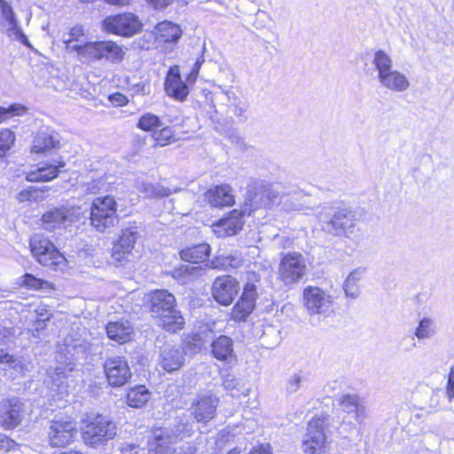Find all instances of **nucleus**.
Listing matches in <instances>:
<instances>
[{
	"label": "nucleus",
	"instance_id": "f257e3e1",
	"mask_svg": "<svg viewBox=\"0 0 454 454\" xmlns=\"http://www.w3.org/2000/svg\"><path fill=\"white\" fill-rule=\"evenodd\" d=\"M150 312L157 325L171 333L182 329L184 318L176 308V298L167 290H155L151 294Z\"/></svg>",
	"mask_w": 454,
	"mask_h": 454
},
{
	"label": "nucleus",
	"instance_id": "f03ea898",
	"mask_svg": "<svg viewBox=\"0 0 454 454\" xmlns=\"http://www.w3.org/2000/svg\"><path fill=\"white\" fill-rule=\"evenodd\" d=\"M193 433L192 425L185 416L177 417L175 423L166 427H155L148 441V454H169L170 447Z\"/></svg>",
	"mask_w": 454,
	"mask_h": 454
},
{
	"label": "nucleus",
	"instance_id": "7ed1b4c3",
	"mask_svg": "<svg viewBox=\"0 0 454 454\" xmlns=\"http://www.w3.org/2000/svg\"><path fill=\"white\" fill-rule=\"evenodd\" d=\"M318 218L323 231L334 236L349 237L356 225V213L341 205L324 207Z\"/></svg>",
	"mask_w": 454,
	"mask_h": 454
},
{
	"label": "nucleus",
	"instance_id": "20e7f679",
	"mask_svg": "<svg viewBox=\"0 0 454 454\" xmlns=\"http://www.w3.org/2000/svg\"><path fill=\"white\" fill-rule=\"evenodd\" d=\"M372 65L377 71L380 84L393 92H403L410 86L408 77L402 72L393 69L391 57L383 50H377L372 58Z\"/></svg>",
	"mask_w": 454,
	"mask_h": 454
},
{
	"label": "nucleus",
	"instance_id": "39448f33",
	"mask_svg": "<svg viewBox=\"0 0 454 454\" xmlns=\"http://www.w3.org/2000/svg\"><path fill=\"white\" fill-rule=\"evenodd\" d=\"M72 48L76 50L78 58L82 63H90L103 59L118 63L124 57L122 48L112 41L90 42L82 47L72 46Z\"/></svg>",
	"mask_w": 454,
	"mask_h": 454
},
{
	"label": "nucleus",
	"instance_id": "423d86ee",
	"mask_svg": "<svg viewBox=\"0 0 454 454\" xmlns=\"http://www.w3.org/2000/svg\"><path fill=\"white\" fill-rule=\"evenodd\" d=\"M117 427L114 421L107 417L97 414L90 415L82 432L84 442L91 447H98L114 439Z\"/></svg>",
	"mask_w": 454,
	"mask_h": 454
},
{
	"label": "nucleus",
	"instance_id": "0eeeda50",
	"mask_svg": "<svg viewBox=\"0 0 454 454\" xmlns=\"http://www.w3.org/2000/svg\"><path fill=\"white\" fill-rule=\"evenodd\" d=\"M90 220L91 226L99 232L109 231L114 227L119 218L114 197L95 198L90 206Z\"/></svg>",
	"mask_w": 454,
	"mask_h": 454
},
{
	"label": "nucleus",
	"instance_id": "6e6552de",
	"mask_svg": "<svg viewBox=\"0 0 454 454\" xmlns=\"http://www.w3.org/2000/svg\"><path fill=\"white\" fill-rule=\"evenodd\" d=\"M284 196L283 187L279 184L262 185L257 191L249 192L244 200V212L248 215L260 208H270L278 205Z\"/></svg>",
	"mask_w": 454,
	"mask_h": 454
},
{
	"label": "nucleus",
	"instance_id": "1a4fd4ad",
	"mask_svg": "<svg viewBox=\"0 0 454 454\" xmlns=\"http://www.w3.org/2000/svg\"><path fill=\"white\" fill-rule=\"evenodd\" d=\"M307 270L305 259L300 253L283 254L278 270V278L286 286L298 283L305 275Z\"/></svg>",
	"mask_w": 454,
	"mask_h": 454
},
{
	"label": "nucleus",
	"instance_id": "9d476101",
	"mask_svg": "<svg viewBox=\"0 0 454 454\" xmlns=\"http://www.w3.org/2000/svg\"><path fill=\"white\" fill-rule=\"evenodd\" d=\"M302 304L310 316H326L333 310V297L318 286H309L303 289Z\"/></svg>",
	"mask_w": 454,
	"mask_h": 454
},
{
	"label": "nucleus",
	"instance_id": "9b49d317",
	"mask_svg": "<svg viewBox=\"0 0 454 454\" xmlns=\"http://www.w3.org/2000/svg\"><path fill=\"white\" fill-rule=\"evenodd\" d=\"M142 27L141 20L131 12L109 16L103 20L104 30L125 37H130L139 33Z\"/></svg>",
	"mask_w": 454,
	"mask_h": 454
},
{
	"label": "nucleus",
	"instance_id": "f8f14e48",
	"mask_svg": "<svg viewBox=\"0 0 454 454\" xmlns=\"http://www.w3.org/2000/svg\"><path fill=\"white\" fill-rule=\"evenodd\" d=\"M77 434L76 423L71 418H56L51 421L48 439L51 447L62 448L74 442Z\"/></svg>",
	"mask_w": 454,
	"mask_h": 454
},
{
	"label": "nucleus",
	"instance_id": "ddd939ff",
	"mask_svg": "<svg viewBox=\"0 0 454 454\" xmlns=\"http://www.w3.org/2000/svg\"><path fill=\"white\" fill-rule=\"evenodd\" d=\"M327 416L314 417L308 424L307 433L302 441V450L306 454H318L325 447V434L324 432Z\"/></svg>",
	"mask_w": 454,
	"mask_h": 454
},
{
	"label": "nucleus",
	"instance_id": "4468645a",
	"mask_svg": "<svg viewBox=\"0 0 454 454\" xmlns=\"http://www.w3.org/2000/svg\"><path fill=\"white\" fill-rule=\"evenodd\" d=\"M219 398L211 391L199 393L192 403V414L198 423L206 424L216 415Z\"/></svg>",
	"mask_w": 454,
	"mask_h": 454
},
{
	"label": "nucleus",
	"instance_id": "2eb2a0df",
	"mask_svg": "<svg viewBox=\"0 0 454 454\" xmlns=\"http://www.w3.org/2000/svg\"><path fill=\"white\" fill-rule=\"evenodd\" d=\"M186 352L182 345L165 343L159 348L157 365L167 372L179 370L185 362Z\"/></svg>",
	"mask_w": 454,
	"mask_h": 454
},
{
	"label": "nucleus",
	"instance_id": "dca6fc26",
	"mask_svg": "<svg viewBox=\"0 0 454 454\" xmlns=\"http://www.w3.org/2000/svg\"><path fill=\"white\" fill-rule=\"evenodd\" d=\"M104 371L108 384L114 387L125 385L131 378L128 362L121 356L107 357L104 363Z\"/></svg>",
	"mask_w": 454,
	"mask_h": 454
},
{
	"label": "nucleus",
	"instance_id": "f3484780",
	"mask_svg": "<svg viewBox=\"0 0 454 454\" xmlns=\"http://www.w3.org/2000/svg\"><path fill=\"white\" fill-rule=\"evenodd\" d=\"M240 287L239 282L231 276H222L215 278L212 285V295L215 301L223 306L232 303Z\"/></svg>",
	"mask_w": 454,
	"mask_h": 454
},
{
	"label": "nucleus",
	"instance_id": "a211bd4d",
	"mask_svg": "<svg viewBox=\"0 0 454 454\" xmlns=\"http://www.w3.org/2000/svg\"><path fill=\"white\" fill-rule=\"evenodd\" d=\"M24 404L18 398L4 399L0 403V425L4 429L18 427L23 418Z\"/></svg>",
	"mask_w": 454,
	"mask_h": 454
},
{
	"label": "nucleus",
	"instance_id": "6ab92c4d",
	"mask_svg": "<svg viewBox=\"0 0 454 454\" xmlns=\"http://www.w3.org/2000/svg\"><path fill=\"white\" fill-rule=\"evenodd\" d=\"M29 246L33 255L43 265L55 264L59 252L54 245L41 234L30 238Z\"/></svg>",
	"mask_w": 454,
	"mask_h": 454
},
{
	"label": "nucleus",
	"instance_id": "aec40b11",
	"mask_svg": "<svg viewBox=\"0 0 454 454\" xmlns=\"http://www.w3.org/2000/svg\"><path fill=\"white\" fill-rule=\"evenodd\" d=\"M0 12L3 19L1 26L6 35L12 40L20 41L26 46H30L26 35L18 24L15 14L6 0H0Z\"/></svg>",
	"mask_w": 454,
	"mask_h": 454
},
{
	"label": "nucleus",
	"instance_id": "412c9836",
	"mask_svg": "<svg viewBox=\"0 0 454 454\" xmlns=\"http://www.w3.org/2000/svg\"><path fill=\"white\" fill-rule=\"evenodd\" d=\"M74 209L59 207L46 211L41 218L42 227L48 231L62 229L73 222Z\"/></svg>",
	"mask_w": 454,
	"mask_h": 454
},
{
	"label": "nucleus",
	"instance_id": "4be33fe9",
	"mask_svg": "<svg viewBox=\"0 0 454 454\" xmlns=\"http://www.w3.org/2000/svg\"><path fill=\"white\" fill-rule=\"evenodd\" d=\"M140 237L137 227H128L121 231L119 239L114 244L112 256L121 262L131 253L137 239Z\"/></svg>",
	"mask_w": 454,
	"mask_h": 454
},
{
	"label": "nucleus",
	"instance_id": "5701e85b",
	"mask_svg": "<svg viewBox=\"0 0 454 454\" xmlns=\"http://www.w3.org/2000/svg\"><path fill=\"white\" fill-rule=\"evenodd\" d=\"M165 90L169 97L179 101L184 100L188 96L189 85L181 79L177 66L168 69L165 81Z\"/></svg>",
	"mask_w": 454,
	"mask_h": 454
},
{
	"label": "nucleus",
	"instance_id": "b1692460",
	"mask_svg": "<svg viewBox=\"0 0 454 454\" xmlns=\"http://www.w3.org/2000/svg\"><path fill=\"white\" fill-rule=\"evenodd\" d=\"M247 213L244 212V206L241 211L232 210L229 216L221 219L215 225V232L218 236H233L237 234L243 227L244 221L243 215Z\"/></svg>",
	"mask_w": 454,
	"mask_h": 454
},
{
	"label": "nucleus",
	"instance_id": "393cba45",
	"mask_svg": "<svg viewBox=\"0 0 454 454\" xmlns=\"http://www.w3.org/2000/svg\"><path fill=\"white\" fill-rule=\"evenodd\" d=\"M60 147V136L53 130H42L35 137L32 152L47 154Z\"/></svg>",
	"mask_w": 454,
	"mask_h": 454
},
{
	"label": "nucleus",
	"instance_id": "a878e982",
	"mask_svg": "<svg viewBox=\"0 0 454 454\" xmlns=\"http://www.w3.org/2000/svg\"><path fill=\"white\" fill-rule=\"evenodd\" d=\"M338 404L343 411L355 413L356 421L363 424L366 419V407L364 402L357 395L346 394L337 398Z\"/></svg>",
	"mask_w": 454,
	"mask_h": 454
},
{
	"label": "nucleus",
	"instance_id": "bb28decb",
	"mask_svg": "<svg viewBox=\"0 0 454 454\" xmlns=\"http://www.w3.org/2000/svg\"><path fill=\"white\" fill-rule=\"evenodd\" d=\"M64 166L65 163L62 160H54L52 164H43L27 172L26 178L29 182H49L58 176L59 168Z\"/></svg>",
	"mask_w": 454,
	"mask_h": 454
},
{
	"label": "nucleus",
	"instance_id": "cd10ccee",
	"mask_svg": "<svg viewBox=\"0 0 454 454\" xmlns=\"http://www.w3.org/2000/svg\"><path fill=\"white\" fill-rule=\"evenodd\" d=\"M47 379L45 383L47 387L53 393L52 396L59 399H63L68 395V385L67 383V377L63 371L56 368L48 371Z\"/></svg>",
	"mask_w": 454,
	"mask_h": 454
},
{
	"label": "nucleus",
	"instance_id": "c85d7f7f",
	"mask_svg": "<svg viewBox=\"0 0 454 454\" xmlns=\"http://www.w3.org/2000/svg\"><path fill=\"white\" fill-rule=\"evenodd\" d=\"M106 331L109 339L119 343H125L130 340L133 328L129 321L121 319L109 322L106 326Z\"/></svg>",
	"mask_w": 454,
	"mask_h": 454
},
{
	"label": "nucleus",
	"instance_id": "c756f323",
	"mask_svg": "<svg viewBox=\"0 0 454 454\" xmlns=\"http://www.w3.org/2000/svg\"><path fill=\"white\" fill-rule=\"evenodd\" d=\"M206 200L212 207H225L234 204L231 189L227 184L216 185L209 189L205 194Z\"/></svg>",
	"mask_w": 454,
	"mask_h": 454
},
{
	"label": "nucleus",
	"instance_id": "7c9ffc66",
	"mask_svg": "<svg viewBox=\"0 0 454 454\" xmlns=\"http://www.w3.org/2000/svg\"><path fill=\"white\" fill-rule=\"evenodd\" d=\"M212 354L214 357L220 361H227L235 356L232 340L226 335L216 337L212 344Z\"/></svg>",
	"mask_w": 454,
	"mask_h": 454
},
{
	"label": "nucleus",
	"instance_id": "2f4dec72",
	"mask_svg": "<svg viewBox=\"0 0 454 454\" xmlns=\"http://www.w3.org/2000/svg\"><path fill=\"white\" fill-rule=\"evenodd\" d=\"M180 257L183 261L192 264H198L204 262L210 254V247L207 243L195 245L180 251Z\"/></svg>",
	"mask_w": 454,
	"mask_h": 454
},
{
	"label": "nucleus",
	"instance_id": "473e14b6",
	"mask_svg": "<svg viewBox=\"0 0 454 454\" xmlns=\"http://www.w3.org/2000/svg\"><path fill=\"white\" fill-rule=\"evenodd\" d=\"M155 29L157 38L165 43H176L182 35L180 27L168 20L160 22Z\"/></svg>",
	"mask_w": 454,
	"mask_h": 454
},
{
	"label": "nucleus",
	"instance_id": "72a5a7b5",
	"mask_svg": "<svg viewBox=\"0 0 454 454\" xmlns=\"http://www.w3.org/2000/svg\"><path fill=\"white\" fill-rule=\"evenodd\" d=\"M246 279L247 282L240 297L255 304L258 289L261 287V276L254 271H250L247 272Z\"/></svg>",
	"mask_w": 454,
	"mask_h": 454
},
{
	"label": "nucleus",
	"instance_id": "f704fd0d",
	"mask_svg": "<svg viewBox=\"0 0 454 454\" xmlns=\"http://www.w3.org/2000/svg\"><path fill=\"white\" fill-rule=\"evenodd\" d=\"M151 393L143 385L130 388L126 396L127 404L133 408L143 407L150 399Z\"/></svg>",
	"mask_w": 454,
	"mask_h": 454
},
{
	"label": "nucleus",
	"instance_id": "c9c22d12",
	"mask_svg": "<svg viewBox=\"0 0 454 454\" xmlns=\"http://www.w3.org/2000/svg\"><path fill=\"white\" fill-rule=\"evenodd\" d=\"M364 270L357 268L352 270L343 284V289L347 297L356 299L358 297L360 291L358 287V282L361 279Z\"/></svg>",
	"mask_w": 454,
	"mask_h": 454
},
{
	"label": "nucleus",
	"instance_id": "e433bc0d",
	"mask_svg": "<svg viewBox=\"0 0 454 454\" xmlns=\"http://www.w3.org/2000/svg\"><path fill=\"white\" fill-rule=\"evenodd\" d=\"M67 49L69 51L76 52V50L73 49L72 46H81L88 44L90 42H86V36L84 28L81 25L73 27L68 34V38L64 39Z\"/></svg>",
	"mask_w": 454,
	"mask_h": 454
},
{
	"label": "nucleus",
	"instance_id": "4c0bfd02",
	"mask_svg": "<svg viewBox=\"0 0 454 454\" xmlns=\"http://www.w3.org/2000/svg\"><path fill=\"white\" fill-rule=\"evenodd\" d=\"M0 364L4 365V370L12 369L17 375H22L25 372V365L20 357L9 354L6 350L0 348Z\"/></svg>",
	"mask_w": 454,
	"mask_h": 454
},
{
	"label": "nucleus",
	"instance_id": "58836bf2",
	"mask_svg": "<svg viewBox=\"0 0 454 454\" xmlns=\"http://www.w3.org/2000/svg\"><path fill=\"white\" fill-rule=\"evenodd\" d=\"M255 304L239 298L238 302L234 305L231 311V317L233 320L240 322L245 321L247 317L252 313Z\"/></svg>",
	"mask_w": 454,
	"mask_h": 454
},
{
	"label": "nucleus",
	"instance_id": "ea45409f",
	"mask_svg": "<svg viewBox=\"0 0 454 454\" xmlns=\"http://www.w3.org/2000/svg\"><path fill=\"white\" fill-rule=\"evenodd\" d=\"M163 126L160 119L151 113H146L143 114L137 124V127L144 131H156L157 129H160Z\"/></svg>",
	"mask_w": 454,
	"mask_h": 454
},
{
	"label": "nucleus",
	"instance_id": "a19ab883",
	"mask_svg": "<svg viewBox=\"0 0 454 454\" xmlns=\"http://www.w3.org/2000/svg\"><path fill=\"white\" fill-rule=\"evenodd\" d=\"M219 89L220 91L215 93L213 99L216 103L231 107L240 100L232 90L224 89L223 87H220Z\"/></svg>",
	"mask_w": 454,
	"mask_h": 454
},
{
	"label": "nucleus",
	"instance_id": "79ce46f5",
	"mask_svg": "<svg viewBox=\"0 0 454 454\" xmlns=\"http://www.w3.org/2000/svg\"><path fill=\"white\" fill-rule=\"evenodd\" d=\"M206 270L200 265H185L175 271V276L184 277V283L203 276Z\"/></svg>",
	"mask_w": 454,
	"mask_h": 454
},
{
	"label": "nucleus",
	"instance_id": "37998d69",
	"mask_svg": "<svg viewBox=\"0 0 454 454\" xmlns=\"http://www.w3.org/2000/svg\"><path fill=\"white\" fill-rule=\"evenodd\" d=\"M137 188L146 197L163 198L169 196L171 193L170 189L152 184L143 183Z\"/></svg>",
	"mask_w": 454,
	"mask_h": 454
},
{
	"label": "nucleus",
	"instance_id": "c03bdc74",
	"mask_svg": "<svg viewBox=\"0 0 454 454\" xmlns=\"http://www.w3.org/2000/svg\"><path fill=\"white\" fill-rule=\"evenodd\" d=\"M243 263V259L239 254H228L218 257L217 262H214L215 268L237 269Z\"/></svg>",
	"mask_w": 454,
	"mask_h": 454
},
{
	"label": "nucleus",
	"instance_id": "a18cd8bd",
	"mask_svg": "<svg viewBox=\"0 0 454 454\" xmlns=\"http://www.w3.org/2000/svg\"><path fill=\"white\" fill-rule=\"evenodd\" d=\"M434 325L431 319L422 318L418 327L415 329L414 335L419 339H428L434 334Z\"/></svg>",
	"mask_w": 454,
	"mask_h": 454
},
{
	"label": "nucleus",
	"instance_id": "49530a36",
	"mask_svg": "<svg viewBox=\"0 0 454 454\" xmlns=\"http://www.w3.org/2000/svg\"><path fill=\"white\" fill-rule=\"evenodd\" d=\"M153 138L160 146H164L175 141L174 133L170 127H161L159 131L153 133Z\"/></svg>",
	"mask_w": 454,
	"mask_h": 454
},
{
	"label": "nucleus",
	"instance_id": "de8ad7c7",
	"mask_svg": "<svg viewBox=\"0 0 454 454\" xmlns=\"http://www.w3.org/2000/svg\"><path fill=\"white\" fill-rule=\"evenodd\" d=\"M14 140L15 136L12 131L8 129L0 130V157L4 156L7 151L11 149Z\"/></svg>",
	"mask_w": 454,
	"mask_h": 454
},
{
	"label": "nucleus",
	"instance_id": "09e8293b",
	"mask_svg": "<svg viewBox=\"0 0 454 454\" xmlns=\"http://www.w3.org/2000/svg\"><path fill=\"white\" fill-rule=\"evenodd\" d=\"M26 112V107L22 105H12L8 108L0 106V123L6 121L10 116L22 115Z\"/></svg>",
	"mask_w": 454,
	"mask_h": 454
},
{
	"label": "nucleus",
	"instance_id": "8fccbe9b",
	"mask_svg": "<svg viewBox=\"0 0 454 454\" xmlns=\"http://www.w3.org/2000/svg\"><path fill=\"white\" fill-rule=\"evenodd\" d=\"M23 284L30 288L41 289L46 285V281L37 278L31 274H25L23 276Z\"/></svg>",
	"mask_w": 454,
	"mask_h": 454
},
{
	"label": "nucleus",
	"instance_id": "3c124183",
	"mask_svg": "<svg viewBox=\"0 0 454 454\" xmlns=\"http://www.w3.org/2000/svg\"><path fill=\"white\" fill-rule=\"evenodd\" d=\"M233 107V114L237 116L241 121H245L247 119V110L248 106L246 102H243L242 100H239L237 104L232 106Z\"/></svg>",
	"mask_w": 454,
	"mask_h": 454
},
{
	"label": "nucleus",
	"instance_id": "603ef678",
	"mask_svg": "<svg viewBox=\"0 0 454 454\" xmlns=\"http://www.w3.org/2000/svg\"><path fill=\"white\" fill-rule=\"evenodd\" d=\"M35 313L36 315L38 316V318L36 320V329L38 328H43V324L45 322V321H49L51 317V314L49 313L48 311V309L46 306H39L36 309H35Z\"/></svg>",
	"mask_w": 454,
	"mask_h": 454
},
{
	"label": "nucleus",
	"instance_id": "864d4df0",
	"mask_svg": "<svg viewBox=\"0 0 454 454\" xmlns=\"http://www.w3.org/2000/svg\"><path fill=\"white\" fill-rule=\"evenodd\" d=\"M222 380H223L222 385L225 390L237 389L239 383L236 380V377L233 374H231L230 372L223 374Z\"/></svg>",
	"mask_w": 454,
	"mask_h": 454
},
{
	"label": "nucleus",
	"instance_id": "5fc2aeb1",
	"mask_svg": "<svg viewBox=\"0 0 454 454\" xmlns=\"http://www.w3.org/2000/svg\"><path fill=\"white\" fill-rule=\"evenodd\" d=\"M120 454H139L140 447L137 443L121 442L118 448Z\"/></svg>",
	"mask_w": 454,
	"mask_h": 454
},
{
	"label": "nucleus",
	"instance_id": "6e6d98bb",
	"mask_svg": "<svg viewBox=\"0 0 454 454\" xmlns=\"http://www.w3.org/2000/svg\"><path fill=\"white\" fill-rule=\"evenodd\" d=\"M301 385V376L298 374H294L289 379V380L287 382L286 389L291 394L295 393L300 389Z\"/></svg>",
	"mask_w": 454,
	"mask_h": 454
},
{
	"label": "nucleus",
	"instance_id": "4d7b16f0",
	"mask_svg": "<svg viewBox=\"0 0 454 454\" xmlns=\"http://www.w3.org/2000/svg\"><path fill=\"white\" fill-rule=\"evenodd\" d=\"M36 192H37L35 189L29 187L28 189L21 191L19 193L18 200L20 202L35 200L36 199V195H35Z\"/></svg>",
	"mask_w": 454,
	"mask_h": 454
},
{
	"label": "nucleus",
	"instance_id": "13d9d810",
	"mask_svg": "<svg viewBox=\"0 0 454 454\" xmlns=\"http://www.w3.org/2000/svg\"><path fill=\"white\" fill-rule=\"evenodd\" d=\"M202 62H203V59L202 60L197 59L196 62L194 63L192 69L187 75V82L186 83L188 85L195 82Z\"/></svg>",
	"mask_w": 454,
	"mask_h": 454
},
{
	"label": "nucleus",
	"instance_id": "bf43d9fd",
	"mask_svg": "<svg viewBox=\"0 0 454 454\" xmlns=\"http://www.w3.org/2000/svg\"><path fill=\"white\" fill-rule=\"evenodd\" d=\"M109 100L113 103V105L117 106H125L128 103L127 97L118 92L110 95Z\"/></svg>",
	"mask_w": 454,
	"mask_h": 454
},
{
	"label": "nucleus",
	"instance_id": "052dcab7",
	"mask_svg": "<svg viewBox=\"0 0 454 454\" xmlns=\"http://www.w3.org/2000/svg\"><path fill=\"white\" fill-rule=\"evenodd\" d=\"M249 454H272L270 445L262 444L258 447H254Z\"/></svg>",
	"mask_w": 454,
	"mask_h": 454
},
{
	"label": "nucleus",
	"instance_id": "680f3d73",
	"mask_svg": "<svg viewBox=\"0 0 454 454\" xmlns=\"http://www.w3.org/2000/svg\"><path fill=\"white\" fill-rule=\"evenodd\" d=\"M14 334V330L9 327H4L0 325V345L4 343V339Z\"/></svg>",
	"mask_w": 454,
	"mask_h": 454
},
{
	"label": "nucleus",
	"instance_id": "e2e57ef3",
	"mask_svg": "<svg viewBox=\"0 0 454 454\" xmlns=\"http://www.w3.org/2000/svg\"><path fill=\"white\" fill-rule=\"evenodd\" d=\"M148 2L156 9H164L171 4L172 0H148Z\"/></svg>",
	"mask_w": 454,
	"mask_h": 454
},
{
	"label": "nucleus",
	"instance_id": "0e129e2a",
	"mask_svg": "<svg viewBox=\"0 0 454 454\" xmlns=\"http://www.w3.org/2000/svg\"><path fill=\"white\" fill-rule=\"evenodd\" d=\"M448 399L451 402L454 399V383L448 381L446 392H445Z\"/></svg>",
	"mask_w": 454,
	"mask_h": 454
},
{
	"label": "nucleus",
	"instance_id": "69168bd1",
	"mask_svg": "<svg viewBox=\"0 0 454 454\" xmlns=\"http://www.w3.org/2000/svg\"><path fill=\"white\" fill-rule=\"evenodd\" d=\"M106 1L111 4L124 5V4H128L130 0H106Z\"/></svg>",
	"mask_w": 454,
	"mask_h": 454
},
{
	"label": "nucleus",
	"instance_id": "338daca9",
	"mask_svg": "<svg viewBox=\"0 0 454 454\" xmlns=\"http://www.w3.org/2000/svg\"><path fill=\"white\" fill-rule=\"evenodd\" d=\"M448 381H450V383L451 382L454 383V364L450 368V374H449Z\"/></svg>",
	"mask_w": 454,
	"mask_h": 454
},
{
	"label": "nucleus",
	"instance_id": "774afa93",
	"mask_svg": "<svg viewBox=\"0 0 454 454\" xmlns=\"http://www.w3.org/2000/svg\"><path fill=\"white\" fill-rule=\"evenodd\" d=\"M228 454H240V450L238 449H233L228 452Z\"/></svg>",
	"mask_w": 454,
	"mask_h": 454
}]
</instances>
